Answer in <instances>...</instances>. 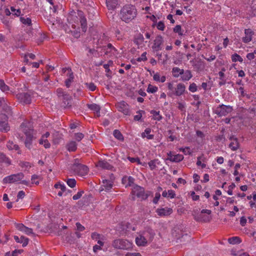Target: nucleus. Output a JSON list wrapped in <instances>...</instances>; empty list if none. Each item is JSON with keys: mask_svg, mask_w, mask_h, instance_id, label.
Returning <instances> with one entry per match:
<instances>
[{"mask_svg": "<svg viewBox=\"0 0 256 256\" xmlns=\"http://www.w3.org/2000/svg\"><path fill=\"white\" fill-rule=\"evenodd\" d=\"M22 232H24L25 234H32L34 236V234L33 233L32 229L28 228L26 226L25 228L24 229V230H23Z\"/></svg>", "mask_w": 256, "mask_h": 256, "instance_id": "55", "label": "nucleus"}, {"mask_svg": "<svg viewBox=\"0 0 256 256\" xmlns=\"http://www.w3.org/2000/svg\"><path fill=\"white\" fill-rule=\"evenodd\" d=\"M84 135L82 133L78 132V133L75 134V138L78 142H80V140H81L84 138Z\"/></svg>", "mask_w": 256, "mask_h": 256, "instance_id": "51", "label": "nucleus"}, {"mask_svg": "<svg viewBox=\"0 0 256 256\" xmlns=\"http://www.w3.org/2000/svg\"><path fill=\"white\" fill-rule=\"evenodd\" d=\"M180 150L182 151L185 154H191V152H190V148L188 147H186L184 148H181L180 149Z\"/></svg>", "mask_w": 256, "mask_h": 256, "instance_id": "60", "label": "nucleus"}, {"mask_svg": "<svg viewBox=\"0 0 256 256\" xmlns=\"http://www.w3.org/2000/svg\"><path fill=\"white\" fill-rule=\"evenodd\" d=\"M229 139L232 141L229 144V148L233 151L237 150L240 147L238 138L234 136H232L229 138Z\"/></svg>", "mask_w": 256, "mask_h": 256, "instance_id": "14", "label": "nucleus"}, {"mask_svg": "<svg viewBox=\"0 0 256 256\" xmlns=\"http://www.w3.org/2000/svg\"><path fill=\"white\" fill-rule=\"evenodd\" d=\"M164 42L162 37L159 35L158 36L154 41V44L152 46V48L154 52H158L162 50Z\"/></svg>", "mask_w": 256, "mask_h": 256, "instance_id": "11", "label": "nucleus"}, {"mask_svg": "<svg viewBox=\"0 0 256 256\" xmlns=\"http://www.w3.org/2000/svg\"><path fill=\"white\" fill-rule=\"evenodd\" d=\"M102 183L101 188L100 190V192L104 190L106 192H109L113 186L112 182L107 180H103Z\"/></svg>", "mask_w": 256, "mask_h": 256, "instance_id": "15", "label": "nucleus"}, {"mask_svg": "<svg viewBox=\"0 0 256 256\" xmlns=\"http://www.w3.org/2000/svg\"><path fill=\"white\" fill-rule=\"evenodd\" d=\"M86 86V87L91 91H94L96 89V85L92 83H86L85 84Z\"/></svg>", "mask_w": 256, "mask_h": 256, "instance_id": "46", "label": "nucleus"}, {"mask_svg": "<svg viewBox=\"0 0 256 256\" xmlns=\"http://www.w3.org/2000/svg\"><path fill=\"white\" fill-rule=\"evenodd\" d=\"M0 89L4 92L9 90V87L6 84L3 80H0Z\"/></svg>", "mask_w": 256, "mask_h": 256, "instance_id": "38", "label": "nucleus"}, {"mask_svg": "<svg viewBox=\"0 0 256 256\" xmlns=\"http://www.w3.org/2000/svg\"><path fill=\"white\" fill-rule=\"evenodd\" d=\"M15 226H16V228L18 230H19L20 231H22V232L23 230H24V229L26 227L22 224H16Z\"/></svg>", "mask_w": 256, "mask_h": 256, "instance_id": "54", "label": "nucleus"}, {"mask_svg": "<svg viewBox=\"0 0 256 256\" xmlns=\"http://www.w3.org/2000/svg\"><path fill=\"white\" fill-rule=\"evenodd\" d=\"M96 166L108 170H112L113 168V166L105 160H100L96 164Z\"/></svg>", "mask_w": 256, "mask_h": 256, "instance_id": "16", "label": "nucleus"}, {"mask_svg": "<svg viewBox=\"0 0 256 256\" xmlns=\"http://www.w3.org/2000/svg\"><path fill=\"white\" fill-rule=\"evenodd\" d=\"M156 27L158 30H164L165 28V26L162 21H160L158 22Z\"/></svg>", "mask_w": 256, "mask_h": 256, "instance_id": "53", "label": "nucleus"}, {"mask_svg": "<svg viewBox=\"0 0 256 256\" xmlns=\"http://www.w3.org/2000/svg\"><path fill=\"white\" fill-rule=\"evenodd\" d=\"M136 242L138 246H145L148 240L144 236L140 235L136 238Z\"/></svg>", "mask_w": 256, "mask_h": 256, "instance_id": "20", "label": "nucleus"}, {"mask_svg": "<svg viewBox=\"0 0 256 256\" xmlns=\"http://www.w3.org/2000/svg\"><path fill=\"white\" fill-rule=\"evenodd\" d=\"M88 107L91 110L95 111L97 114H99L98 116H100V108L99 105L96 104H88Z\"/></svg>", "mask_w": 256, "mask_h": 256, "instance_id": "27", "label": "nucleus"}, {"mask_svg": "<svg viewBox=\"0 0 256 256\" xmlns=\"http://www.w3.org/2000/svg\"><path fill=\"white\" fill-rule=\"evenodd\" d=\"M232 60L233 62H236V61H238L240 62H242L243 61L242 58L240 55L236 53L232 55Z\"/></svg>", "mask_w": 256, "mask_h": 256, "instance_id": "40", "label": "nucleus"}, {"mask_svg": "<svg viewBox=\"0 0 256 256\" xmlns=\"http://www.w3.org/2000/svg\"><path fill=\"white\" fill-rule=\"evenodd\" d=\"M112 246L117 249L128 250L132 248V244L126 240L116 239L113 241Z\"/></svg>", "mask_w": 256, "mask_h": 256, "instance_id": "4", "label": "nucleus"}, {"mask_svg": "<svg viewBox=\"0 0 256 256\" xmlns=\"http://www.w3.org/2000/svg\"><path fill=\"white\" fill-rule=\"evenodd\" d=\"M20 20L23 24H27L28 26L32 25V20L29 18H24L21 16L20 18Z\"/></svg>", "mask_w": 256, "mask_h": 256, "instance_id": "35", "label": "nucleus"}, {"mask_svg": "<svg viewBox=\"0 0 256 256\" xmlns=\"http://www.w3.org/2000/svg\"><path fill=\"white\" fill-rule=\"evenodd\" d=\"M192 76V72L190 70H186L184 71V73L181 74V80L184 81H188L189 80Z\"/></svg>", "mask_w": 256, "mask_h": 256, "instance_id": "22", "label": "nucleus"}, {"mask_svg": "<svg viewBox=\"0 0 256 256\" xmlns=\"http://www.w3.org/2000/svg\"><path fill=\"white\" fill-rule=\"evenodd\" d=\"M70 170L74 174L83 176L87 174L88 169V168L80 162V160L76 158L74 160V163L70 166Z\"/></svg>", "mask_w": 256, "mask_h": 256, "instance_id": "3", "label": "nucleus"}, {"mask_svg": "<svg viewBox=\"0 0 256 256\" xmlns=\"http://www.w3.org/2000/svg\"><path fill=\"white\" fill-rule=\"evenodd\" d=\"M56 92L58 97L66 96L67 98H69V96L64 92V90L61 88H58L56 90Z\"/></svg>", "mask_w": 256, "mask_h": 256, "instance_id": "42", "label": "nucleus"}, {"mask_svg": "<svg viewBox=\"0 0 256 256\" xmlns=\"http://www.w3.org/2000/svg\"><path fill=\"white\" fill-rule=\"evenodd\" d=\"M17 98L21 102L25 104H29L31 102L30 95L28 92H21L16 94Z\"/></svg>", "mask_w": 256, "mask_h": 256, "instance_id": "12", "label": "nucleus"}, {"mask_svg": "<svg viewBox=\"0 0 256 256\" xmlns=\"http://www.w3.org/2000/svg\"><path fill=\"white\" fill-rule=\"evenodd\" d=\"M244 34L246 36L242 38V42L244 43H248L252 40L254 32L250 29L248 28L245 30Z\"/></svg>", "mask_w": 256, "mask_h": 256, "instance_id": "17", "label": "nucleus"}, {"mask_svg": "<svg viewBox=\"0 0 256 256\" xmlns=\"http://www.w3.org/2000/svg\"><path fill=\"white\" fill-rule=\"evenodd\" d=\"M78 14L80 17V21L81 25V28L82 32H85L87 30V22L84 16V14L82 11H78Z\"/></svg>", "mask_w": 256, "mask_h": 256, "instance_id": "13", "label": "nucleus"}, {"mask_svg": "<svg viewBox=\"0 0 256 256\" xmlns=\"http://www.w3.org/2000/svg\"><path fill=\"white\" fill-rule=\"evenodd\" d=\"M232 106L224 104L220 105L216 108L214 113L220 116H225L232 110Z\"/></svg>", "mask_w": 256, "mask_h": 256, "instance_id": "7", "label": "nucleus"}, {"mask_svg": "<svg viewBox=\"0 0 256 256\" xmlns=\"http://www.w3.org/2000/svg\"><path fill=\"white\" fill-rule=\"evenodd\" d=\"M132 195L136 196L138 198H141L142 200H146L149 194L145 193L144 190L142 187L138 185L135 186L132 192Z\"/></svg>", "mask_w": 256, "mask_h": 256, "instance_id": "6", "label": "nucleus"}, {"mask_svg": "<svg viewBox=\"0 0 256 256\" xmlns=\"http://www.w3.org/2000/svg\"><path fill=\"white\" fill-rule=\"evenodd\" d=\"M126 256H141V254L138 252H134V253L128 252L126 254Z\"/></svg>", "mask_w": 256, "mask_h": 256, "instance_id": "64", "label": "nucleus"}, {"mask_svg": "<svg viewBox=\"0 0 256 256\" xmlns=\"http://www.w3.org/2000/svg\"><path fill=\"white\" fill-rule=\"evenodd\" d=\"M113 134H114V136L116 139H118V140H121V141H123L124 140V138L122 134V133L120 132L118 130H115L114 131Z\"/></svg>", "mask_w": 256, "mask_h": 256, "instance_id": "33", "label": "nucleus"}, {"mask_svg": "<svg viewBox=\"0 0 256 256\" xmlns=\"http://www.w3.org/2000/svg\"><path fill=\"white\" fill-rule=\"evenodd\" d=\"M74 76L72 72H69V78L66 79L65 81V84L67 88H69L72 82L73 81Z\"/></svg>", "mask_w": 256, "mask_h": 256, "instance_id": "37", "label": "nucleus"}, {"mask_svg": "<svg viewBox=\"0 0 256 256\" xmlns=\"http://www.w3.org/2000/svg\"><path fill=\"white\" fill-rule=\"evenodd\" d=\"M228 242L230 244H240L241 242L240 239L238 236H234L228 239Z\"/></svg>", "mask_w": 256, "mask_h": 256, "instance_id": "31", "label": "nucleus"}, {"mask_svg": "<svg viewBox=\"0 0 256 256\" xmlns=\"http://www.w3.org/2000/svg\"><path fill=\"white\" fill-rule=\"evenodd\" d=\"M146 52H144L141 55L140 57H139L137 59H136V60L138 62H141V61H146L147 60V58L146 56Z\"/></svg>", "mask_w": 256, "mask_h": 256, "instance_id": "50", "label": "nucleus"}, {"mask_svg": "<svg viewBox=\"0 0 256 256\" xmlns=\"http://www.w3.org/2000/svg\"><path fill=\"white\" fill-rule=\"evenodd\" d=\"M26 32L28 36H24V40H28L32 38L34 36V32L32 31V30L31 28H27L26 30Z\"/></svg>", "mask_w": 256, "mask_h": 256, "instance_id": "29", "label": "nucleus"}, {"mask_svg": "<svg viewBox=\"0 0 256 256\" xmlns=\"http://www.w3.org/2000/svg\"><path fill=\"white\" fill-rule=\"evenodd\" d=\"M151 132V129L150 128H146L144 132L142 134V136L144 138L146 137V138L148 140H152L154 138V136L153 134H150V132Z\"/></svg>", "mask_w": 256, "mask_h": 256, "instance_id": "26", "label": "nucleus"}, {"mask_svg": "<svg viewBox=\"0 0 256 256\" xmlns=\"http://www.w3.org/2000/svg\"><path fill=\"white\" fill-rule=\"evenodd\" d=\"M14 239L17 242L22 244L24 247L28 245L29 240L28 238H25L24 236H20V238L16 236H14Z\"/></svg>", "mask_w": 256, "mask_h": 256, "instance_id": "21", "label": "nucleus"}, {"mask_svg": "<svg viewBox=\"0 0 256 256\" xmlns=\"http://www.w3.org/2000/svg\"><path fill=\"white\" fill-rule=\"evenodd\" d=\"M175 196H176V194L173 190H168V198H174L175 197Z\"/></svg>", "mask_w": 256, "mask_h": 256, "instance_id": "58", "label": "nucleus"}, {"mask_svg": "<svg viewBox=\"0 0 256 256\" xmlns=\"http://www.w3.org/2000/svg\"><path fill=\"white\" fill-rule=\"evenodd\" d=\"M66 182L67 184L72 188H74L76 185V180L74 178H68Z\"/></svg>", "mask_w": 256, "mask_h": 256, "instance_id": "41", "label": "nucleus"}, {"mask_svg": "<svg viewBox=\"0 0 256 256\" xmlns=\"http://www.w3.org/2000/svg\"><path fill=\"white\" fill-rule=\"evenodd\" d=\"M10 10H12V12H15L14 13V15L16 16H19L20 14V13H21V12H20V9H18L17 10H16L14 7L13 6H12L10 8Z\"/></svg>", "mask_w": 256, "mask_h": 256, "instance_id": "59", "label": "nucleus"}, {"mask_svg": "<svg viewBox=\"0 0 256 256\" xmlns=\"http://www.w3.org/2000/svg\"><path fill=\"white\" fill-rule=\"evenodd\" d=\"M112 64V62L111 60H109L108 64H104V68H105L106 72V76L107 77H110V75L112 73L111 70L109 68L110 66Z\"/></svg>", "mask_w": 256, "mask_h": 256, "instance_id": "30", "label": "nucleus"}, {"mask_svg": "<svg viewBox=\"0 0 256 256\" xmlns=\"http://www.w3.org/2000/svg\"><path fill=\"white\" fill-rule=\"evenodd\" d=\"M235 187H236V185L234 183H232L230 186H229L228 190V194L229 195L232 194V189L234 188Z\"/></svg>", "mask_w": 256, "mask_h": 256, "instance_id": "57", "label": "nucleus"}, {"mask_svg": "<svg viewBox=\"0 0 256 256\" xmlns=\"http://www.w3.org/2000/svg\"><path fill=\"white\" fill-rule=\"evenodd\" d=\"M7 114H0V131L2 132H7L10 130V126L8 125V115L12 114V112L10 108L7 107Z\"/></svg>", "mask_w": 256, "mask_h": 256, "instance_id": "5", "label": "nucleus"}, {"mask_svg": "<svg viewBox=\"0 0 256 256\" xmlns=\"http://www.w3.org/2000/svg\"><path fill=\"white\" fill-rule=\"evenodd\" d=\"M184 156L180 154H178L174 156L173 158H168L166 160H170L172 162H178L182 160Z\"/></svg>", "mask_w": 256, "mask_h": 256, "instance_id": "23", "label": "nucleus"}, {"mask_svg": "<svg viewBox=\"0 0 256 256\" xmlns=\"http://www.w3.org/2000/svg\"><path fill=\"white\" fill-rule=\"evenodd\" d=\"M134 179L132 176H125L122 178V182L126 184V187L130 186L134 183Z\"/></svg>", "mask_w": 256, "mask_h": 256, "instance_id": "19", "label": "nucleus"}, {"mask_svg": "<svg viewBox=\"0 0 256 256\" xmlns=\"http://www.w3.org/2000/svg\"><path fill=\"white\" fill-rule=\"evenodd\" d=\"M6 146H7V148L10 150H18L19 148L18 146L16 144H14L12 141H9L8 142Z\"/></svg>", "mask_w": 256, "mask_h": 256, "instance_id": "36", "label": "nucleus"}, {"mask_svg": "<svg viewBox=\"0 0 256 256\" xmlns=\"http://www.w3.org/2000/svg\"><path fill=\"white\" fill-rule=\"evenodd\" d=\"M160 162L158 160L155 159L148 162V164L151 170H153L156 167V164H160Z\"/></svg>", "mask_w": 256, "mask_h": 256, "instance_id": "32", "label": "nucleus"}, {"mask_svg": "<svg viewBox=\"0 0 256 256\" xmlns=\"http://www.w3.org/2000/svg\"><path fill=\"white\" fill-rule=\"evenodd\" d=\"M150 114H153L154 119L155 120L160 121L162 118V116L160 115L159 111L157 112L154 110H152L150 111Z\"/></svg>", "mask_w": 256, "mask_h": 256, "instance_id": "34", "label": "nucleus"}, {"mask_svg": "<svg viewBox=\"0 0 256 256\" xmlns=\"http://www.w3.org/2000/svg\"><path fill=\"white\" fill-rule=\"evenodd\" d=\"M106 4L108 10H114L118 5V0H106Z\"/></svg>", "mask_w": 256, "mask_h": 256, "instance_id": "24", "label": "nucleus"}, {"mask_svg": "<svg viewBox=\"0 0 256 256\" xmlns=\"http://www.w3.org/2000/svg\"><path fill=\"white\" fill-rule=\"evenodd\" d=\"M137 11L135 6L126 4L123 6L120 12V18L122 21L129 22L136 16Z\"/></svg>", "mask_w": 256, "mask_h": 256, "instance_id": "2", "label": "nucleus"}, {"mask_svg": "<svg viewBox=\"0 0 256 256\" xmlns=\"http://www.w3.org/2000/svg\"><path fill=\"white\" fill-rule=\"evenodd\" d=\"M84 193L83 190L80 191L77 193V194L74 195L72 196V199L74 200H77L81 198L82 194Z\"/></svg>", "mask_w": 256, "mask_h": 256, "instance_id": "52", "label": "nucleus"}, {"mask_svg": "<svg viewBox=\"0 0 256 256\" xmlns=\"http://www.w3.org/2000/svg\"><path fill=\"white\" fill-rule=\"evenodd\" d=\"M76 226L77 230L80 232H82L84 230V227L79 222L76 223Z\"/></svg>", "mask_w": 256, "mask_h": 256, "instance_id": "63", "label": "nucleus"}, {"mask_svg": "<svg viewBox=\"0 0 256 256\" xmlns=\"http://www.w3.org/2000/svg\"><path fill=\"white\" fill-rule=\"evenodd\" d=\"M138 114L134 116V120L136 121L140 120L142 116V114L144 113V111L140 110L137 112Z\"/></svg>", "mask_w": 256, "mask_h": 256, "instance_id": "45", "label": "nucleus"}, {"mask_svg": "<svg viewBox=\"0 0 256 256\" xmlns=\"http://www.w3.org/2000/svg\"><path fill=\"white\" fill-rule=\"evenodd\" d=\"M67 148L68 151L70 152H74L76 150L77 148V144L74 141H72L70 142L67 144Z\"/></svg>", "mask_w": 256, "mask_h": 256, "instance_id": "28", "label": "nucleus"}, {"mask_svg": "<svg viewBox=\"0 0 256 256\" xmlns=\"http://www.w3.org/2000/svg\"><path fill=\"white\" fill-rule=\"evenodd\" d=\"M88 52L90 54H93L94 56L97 57L98 56V52L94 48H88Z\"/></svg>", "mask_w": 256, "mask_h": 256, "instance_id": "62", "label": "nucleus"}, {"mask_svg": "<svg viewBox=\"0 0 256 256\" xmlns=\"http://www.w3.org/2000/svg\"><path fill=\"white\" fill-rule=\"evenodd\" d=\"M0 162H5L8 164H10V160L2 153H0Z\"/></svg>", "mask_w": 256, "mask_h": 256, "instance_id": "39", "label": "nucleus"}, {"mask_svg": "<svg viewBox=\"0 0 256 256\" xmlns=\"http://www.w3.org/2000/svg\"><path fill=\"white\" fill-rule=\"evenodd\" d=\"M24 196H25V193L23 190L20 191L17 196L18 199L16 200V202L18 201V199L24 198Z\"/></svg>", "mask_w": 256, "mask_h": 256, "instance_id": "61", "label": "nucleus"}, {"mask_svg": "<svg viewBox=\"0 0 256 256\" xmlns=\"http://www.w3.org/2000/svg\"><path fill=\"white\" fill-rule=\"evenodd\" d=\"M158 90V87L156 86H153L150 84L148 86L147 92L149 93H154L156 92Z\"/></svg>", "mask_w": 256, "mask_h": 256, "instance_id": "43", "label": "nucleus"}, {"mask_svg": "<svg viewBox=\"0 0 256 256\" xmlns=\"http://www.w3.org/2000/svg\"><path fill=\"white\" fill-rule=\"evenodd\" d=\"M160 198V192H156L155 194V196L153 199V202L155 204H156Z\"/></svg>", "mask_w": 256, "mask_h": 256, "instance_id": "56", "label": "nucleus"}, {"mask_svg": "<svg viewBox=\"0 0 256 256\" xmlns=\"http://www.w3.org/2000/svg\"><path fill=\"white\" fill-rule=\"evenodd\" d=\"M116 106L119 112H122L125 115L130 114V106L124 101L118 102Z\"/></svg>", "mask_w": 256, "mask_h": 256, "instance_id": "9", "label": "nucleus"}, {"mask_svg": "<svg viewBox=\"0 0 256 256\" xmlns=\"http://www.w3.org/2000/svg\"><path fill=\"white\" fill-rule=\"evenodd\" d=\"M19 166L23 168H31V164L27 162H20Z\"/></svg>", "mask_w": 256, "mask_h": 256, "instance_id": "44", "label": "nucleus"}, {"mask_svg": "<svg viewBox=\"0 0 256 256\" xmlns=\"http://www.w3.org/2000/svg\"><path fill=\"white\" fill-rule=\"evenodd\" d=\"M185 90V85L184 84L179 83L177 84L176 87L175 88L174 90H173V92H169L168 95L170 96H172L173 95L180 96L184 94Z\"/></svg>", "mask_w": 256, "mask_h": 256, "instance_id": "10", "label": "nucleus"}, {"mask_svg": "<svg viewBox=\"0 0 256 256\" xmlns=\"http://www.w3.org/2000/svg\"><path fill=\"white\" fill-rule=\"evenodd\" d=\"M24 177L22 172L12 174L4 178V183H14L21 180Z\"/></svg>", "mask_w": 256, "mask_h": 256, "instance_id": "8", "label": "nucleus"}, {"mask_svg": "<svg viewBox=\"0 0 256 256\" xmlns=\"http://www.w3.org/2000/svg\"><path fill=\"white\" fill-rule=\"evenodd\" d=\"M172 74L174 78H178L180 75L184 73V70L180 69L178 67L173 68L172 69Z\"/></svg>", "mask_w": 256, "mask_h": 256, "instance_id": "25", "label": "nucleus"}, {"mask_svg": "<svg viewBox=\"0 0 256 256\" xmlns=\"http://www.w3.org/2000/svg\"><path fill=\"white\" fill-rule=\"evenodd\" d=\"M188 90L191 92H194L197 90V86L195 83L191 84L188 88Z\"/></svg>", "mask_w": 256, "mask_h": 256, "instance_id": "49", "label": "nucleus"}, {"mask_svg": "<svg viewBox=\"0 0 256 256\" xmlns=\"http://www.w3.org/2000/svg\"><path fill=\"white\" fill-rule=\"evenodd\" d=\"M157 214L160 216H166L171 214L172 212V210L170 208H158L156 210Z\"/></svg>", "mask_w": 256, "mask_h": 256, "instance_id": "18", "label": "nucleus"}, {"mask_svg": "<svg viewBox=\"0 0 256 256\" xmlns=\"http://www.w3.org/2000/svg\"><path fill=\"white\" fill-rule=\"evenodd\" d=\"M40 178V176L34 174L32 176L31 180L32 184H39L38 181H36V180Z\"/></svg>", "mask_w": 256, "mask_h": 256, "instance_id": "47", "label": "nucleus"}, {"mask_svg": "<svg viewBox=\"0 0 256 256\" xmlns=\"http://www.w3.org/2000/svg\"><path fill=\"white\" fill-rule=\"evenodd\" d=\"M20 129L26 136V139L24 142L25 146L29 150H30L32 142L36 138L34 136L36 132L30 122H22L20 125Z\"/></svg>", "mask_w": 256, "mask_h": 256, "instance_id": "1", "label": "nucleus"}, {"mask_svg": "<svg viewBox=\"0 0 256 256\" xmlns=\"http://www.w3.org/2000/svg\"><path fill=\"white\" fill-rule=\"evenodd\" d=\"M182 28L180 25H176L174 28V32L176 33H178V34L180 36L182 35V33L181 32Z\"/></svg>", "mask_w": 256, "mask_h": 256, "instance_id": "48", "label": "nucleus"}]
</instances>
